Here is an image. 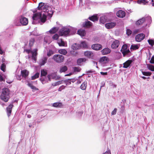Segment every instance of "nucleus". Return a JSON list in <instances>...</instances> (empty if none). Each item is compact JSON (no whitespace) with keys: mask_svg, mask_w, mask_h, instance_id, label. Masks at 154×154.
I'll use <instances>...</instances> for the list:
<instances>
[{"mask_svg":"<svg viewBox=\"0 0 154 154\" xmlns=\"http://www.w3.org/2000/svg\"><path fill=\"white\" fill-rule=\"evenodd\" d=\"M89 19L92 21L95 22L98 20V18L97 17V15H94L91 17H90Z\"/></svg>","mask_w":154,"mask_h":154,"instance_id":"c756f323","label":"nucleus"},{"mask_svg":"<svg viewBox=\"0 0 154 154\" xmlns=\"http://www.w3.org/2000/svg\"><path fill=\"white\" fill-rule=\"evenodd\" d=\"M40 80L42 84H44L47 82V78L45 77H42Z\"/></svg>","mask_w":154,"mask_h":154,"instance_id":"e433bc0d","label":"nucleus"},{"mask_svg":"<svg viewBox=\"0 0 154 154\" xmlns=\"http://www.w3.org/2000/svg\"><path fill=\"white\" fill-rule=\"evenodd\" d=\"M54 53V51L51 50H50L47 53V56L50 57Z\"/></svg>","mask_w":154,"mask_h":154,"instance_id":"864d4df0","label":"nucleus"},{"mask_svg":"<svg viewBox=\"0 0 154 154\" xmlns=\"http://www.w3.org/2000/svg\"><path fill=\"white\" fill-rule=\"evenodd\" d=\"M80 48H88V46L87 42L85 41H82L80 45Z\"/></svg>","mask_w":154,"mask_h":154,"instance_id":"dca6fc26","label":"nucleus"},{"mask_svg":"<svg viewBox=\"0 0 154 154\" xmlns=\"http://www.w3.org/2000/svg\"><path fill=\"white\" fill-rule=\"evenodd\" d=\"M92 25V23L89 21H85L83 24V26L85 27H89Z\"/></svg>","mask_w":154,"mask_h":154,"instance_id":"bb28decb","label":"nucleus"},{"mask_svg":"<svg viewBox=\"0 0 154 154\" xmlns=\"http://www.w3.org/2000/svg\"><path fill=\"white\" fill-rule=\"evenodd\" d=\"M59 35L57 34H55L52 37V39L54 40H57L59 38Z\"/></svg>","mask_w":154,"mask_h":154,"instance_id":"09e8293b","label":"nucleus"},{"mask_svg":"<svg viewBox=\"0 0 154 154\" xmlns=\"http://www.w3.org/2000/svg\"><path fill=\"white\" fill-rule=\"evenodd\" d=\"M14 24L17 26H20L21 23L20 21V20L16 19L14 21Z\"/></svg>","mask_w":154,"mask_h":154,"instance_id":"a19ab883","label":"nucleus"},{"mask_svg":"<svg viewBox=\"0 0 154 154\" xmlns=\"http://www.w3.org/2000/svg\"><path fill=\"white\" fill-rule=\"evenodd\" d=\"M73 69L75 72H79L80 71L81 69L79 67H74Z\"/></svg>","mask_w":154,"mask_h":154,"instance_id":"3c124183","label":"nucleus"},{"mask_svg":"<svg viewBox=\"0 0 154 154\" xmlns=\"http://www.w3.org/2000/svg\"><path fill=\"white\" fill-rule=\"evenodd\" d=\"M150 62L151 63H154V55H153L152 57L151 60L150 61Z\"/></svg>","mask_w":154,"mask_h":154,"instance_id":"bf43d9fd","label":"nucleus"},{"mask_svg":"<svg viewBox=\"0 0 154 154\" xmlns=\"http://www.w3.org/2000/svg\"><path fill=\"white\" fill-rule=\"evenodd\" d=\"M87 83L86 81H84L81 85L80 88L82 90H85L87 87Z\"/></svg>","mask_w":154,"mask_h":154,"instance_id":"2f4dec72","label":"nucleus"},{"mask_svg":"<svg viewBox=\"0 0 154 154\" xmlns=\"http://www.w3.org/2000/svg\"><path fill=\"white\" fill-rule=\"evenodd\" d=\"M47 58L46 57H44L41 59L39 62V64L40 65L42 66L44 65L46 62Z\"/></svg>","mask_w":154,"mask_h":154,"instance_id":"aec40b11","label":"nucleus"},{"mask_svg":"<svg viewBox=\"0 0 154 154\" xmlns=\"http://www.w3.org/2000/svg\"><path fill=\"white\" fill-rule=\"evenodd\" d=\"M143 74L145 76H150L151 75V73L149 72L142 71Z\"/></svg>","mask_w":154,"mask_h":154,"instance_id":"49530a36","label":"nucleus"},{"mask_svg":"<svg viewBox=\"0 0 154 154\" xmlns=\"http://www.w3.org/2000/svg\"><path fill=\"white\" fill-rule=\"evenodd\" d=\"M100 61L103 63H106L108 61V58L106 57H103L100 59Z\"/></svg>","mask_w":154,"mask_h":154,"instance_id":"393cba45","label":"nucleus"},{"mask_svg":"<svg viewBox=\"0 0 154 154\" xmlns=\"http://www.w3.org/2000/svg\"><path fill=\"white\" fill-rule=\"evenodd\" d=\"M35 40L33 38H31L29 41V45L30 46H32L33 45L34 42Z\"/></svg>","mask_w":154,"mask_h":154,"instance_id":"79ce46f5","label":"nucleus"},{"mask_svg":"<svg viewBox=\"0 0 154 154\" xmlns=\"http://www.w3.org/2000/svg\"><path fill=\"white\" fill-rule=\"evenodd\" d=\"M19 20L21 24L23 26L26 25L28 23V19L25 17L21 16L19 18Z\"/></svg>","mask_w":154,"mask_h":154,"instance_id":"6e6552de","label":"nucleus"},{"mask_svg":"<svg viewBox=\"0 0 154 154\" xmlns=\"http://www.w3.org/2000/svg\"><path fill=\"white\" fill-rule=\"evenodd\" d=\"M87 60L85 58H80L77 61V63L79 65H81L83 64L84 62H85Z\"/></svg>","mask_w":154,"mask_h":154,"instance_id":"6ab92c4d","label":"nucleus"},{"mask_svg":"<svg viewBox=\"0 0 154 154\" xmlns=\"http://www.w3.org/2000/svg\"><path fill=\"white\" fill-rule=\"evenodd\" d=\"M148 69L151 71H154V66L151 65H149L148 66Z\"/></svg>","mask_w":154,"mask_h":154,"instance_id":"de8ad7c7","label":"nucleus"},{"mask_svg":"<svg viewBox=\"0 0 154 154\" xmlns=\"http://www.w3.org/2000/svg\"><path fill=\"white\" fill-rule=\"evenodd\" d=\"M139 45H132L131 47V49H133V50L137 49L139 48Z\"/></svg>","mask_w":154,"mask_h":154,"instance_id":"4c0bfd02","label":"nucleus"},{"mask_svg":"<svg viewBox=\"0 0 154 154\" xmlns=\"http://www.w3.org/2000/svg\"><path fill=\"white\" fill-rule=\"evenodd\" d=\"M121 51L123 54L124 56H125L130 52L129 49H128L127 46L126 44L123 45Z\"/></svg>","mask_w":154,"mask_h":154,"instance_id":"423d86ee","label":"nucleus"},{"mask_svg":"<svg viewBox=\"0 0 154 154\" xmlns=\"http://www.w3.org/2000/svg\"><path fill=\"white\" fill-rule=\"evenodd\" d=\"M70 80L71 82H74L75 81V79H70Z\"/></svg>","mask_w":154,"mask_h":154,"instance_id":"774afa93","label":"nucleus"},{"mask_svg":"<svg viewBox=\"0 0 154 154\" xmlns=\"http://www.w3.org/2000/svg\"><path fill=\"white\" fill-rule=\"evenodd\" d=\"M103 154H111L110 151L109 150H108Z\"/></svg>","mask_w":154,"mask_h":154,"instance_id":"680f3d73","label":"nucleus"},{"mask_svg":"<svg viewBox=\"0 0 154 154\" xmlns=\"http://www.w3.org/2000/svg\"><path fill=\"white\" fill-rule=\"evenodd\" d=\"M25 84L32 90V91L38 90V89L33 85L31 82L26 81Z\"/></svg>","mask_w":154,"mask_h":154,"instance_id":"f8f14e48","label":"nucleus"},{"mask_svg":"<svg viewBox=\"0 0 154 154\" xmlns=\"http://www.w3.org/2000/svg\"><path fill=\"white\" fill-rule=\"evenodd\" d=\"M101 51L103 55H106L110 52L111 50L109 48H107L103 49Z\"/></svg>","mask_w":154,"mask_h":154,"instance_id":"a211bd4d","label":"nucleus"},{"mask_svg":"<svg viewBox=\"0 0 154 154\" xmlns=\"http://www.w3.org/2000/svg\"><path fill=\"white\" fill-rule=\"evenodd\" d=\"M37 50L36 49H34L32 51H31L30 50L26 49L24 50V52H26L28 54L31 53L32 55V59L35 61L36 60V55L37 54Z\"/></svg>","mask_w":154,"mask_h":154,"instance_id":"39448f33","label":"nucleus"},{"mask_svg":"<svg viewBox=\"0 0 154 154\" xmlns=\"http://www.w3.org/2000/svg\"><path fill=\"white\" fill-rule=\"evenodd\" d=\"M38 9L42 11L33 14L32 17L33 23H34V21L35 20H38V22L41 21L44 23L46 21L47 16L48 15L51 16L53 13L51 8L45 5V3L42 2L39 4Z\"/></svg>","mask_w":154,"mask_h":154,"instance_id":"f257e3e1","label":"nucleus"},{"mask_svg":"<svg viewBox=\"0 0 154 154\" xmlns=\"http://www.w3.org/2000/svg\"><path fill=\"white\" fill-rule=\"evenodd\" d=\"M57 43L60 46H66V43L62 39L58 40Z\"/></svg>","mask_w":154,"mask_h":154,"instance_id":"4be33fe9","label":"nucleus"},{"mask_svg":"<svg viewBox=\"0 0 154 154\" xmlns=\"http://www.w3.org/2000/svg\"><path fill=\"white\" fill-rule=\"evenodd\" d=\"M92 48L95 50H100L102 48V46L99 44H96L93 45L91 46Z\"/></svg>","mask_w":154,"mask_h":154,"instance_id":"1a4fd4ad","label":"nucleus"},{"mask_svg":"<svg viewBox=\"0 0 154 154\" xmlns=\"http://www.w3.org/2000/svg\"><path fill=\"white\" fill-rule=\"evenodd\" d=\"M145 35L143 33L138 34L135 37L136 41L138 42H140L144 39Z\"/></svg>","mask_w":154,"mask_h":154,"instance_id":"0eeeda50","label":"nucleus"},{"mask_svg":"<svg viewBox=\"0 0 154 154\" xmlns=\"http://www.w3.org/2000/svg\"><path fill=\"white\" fill-rule=\"evenodd\" d=\"M119 45V42L118 40H115L112 43L111 47L112 48L115 49L117 48Z\"/></svg>","mask_w":154,"mask_h":154,"instance_id":"9d476101","label":"nucleus"},{"mask_svg":"<svg viewBox=\"0 0 154 154\" xmlns=\"http://www.w3.org/2000/svg\"><path fill=\"white\" fill-rule=\"evenodd\" d=\"M64 82L66 83V85H70L71 84L70 79L65 80L63 81Z\"/></svg>","mask_w":154,"mask_h":154,"instance_id":"603ef678","label":"nucleus"},{"mask_svg":"<svg viewBox=\"0 0 154 154\" xmlns=\"http://www.w3.org/2000/svg\"><path fill=\"white\" fill-rule=\"evenodd\" d=\"M78 34L81 36H84L85 34V32L84 30L80 29L78 30Z\"/></svg>","mask_w":154,"mask_h":154,"instance_id":"c85d7f7f","label":"nucleus"},{"mask_svg":"<svg viewBox=\"0 0 154 154\" xmlns=\"http://www.w3.org/2000/svg\"><path fill=\"white\" fill-rule=\"evenodd\" d=\"M13 106L12 105L10 104L7 108V112L8 116L10 115L11 112V109Z\"/></svg>","mask_w":154,"mask_h":154,"instance_id":"5701e85b","label":"nucleus"},{"mask_svg":"<svg viewBox=\"0 0 154 154\" xmlns=\"http://www.w3.org/2000/svg\"><path fill=\"white\" fill-rule=\"evenodd\" d=\"M132 62L131 60H128L123 64V67L125 68H127L130 65Z\"/></svg>","mask_w":154,"mask_h":154,"instance_id":"b1692460","label":"nucleus"},{"mask_svg":"<svg viewBox=\"0 0 154 154\" xmlns=\"http://www.w3.org/2000/svg\"><path fill=\"white\" fill-rule=\"evenodd\" d=\"M63 81H58L56 82L55 83H53L52 84V85L54 86H56L62 83V82Z\"/></svg>","mask_w":154,"mask_h":154,"instance_id":"a18cd8bd","label":"nucleus"},{"mask_svg":"<svg viewBox=\"0 0 154 154\" xmlns=\"http://www.w3.org/2000/svg\"><path fill=\"white\" fill-rule=\"evenodd\" d=\"M41 75L42 76H45L47 74V72L46 70L44 69H42L41 70Z\"/></svg>","mask_w":154,"mask_h":154,"instance_id":"37998d69","label":"nucleus"},{"mask_svg":"<svg viewBox=\"0 0 154 154\" xmlns=\"http://www.w3.org/2000/svg\"><path fill=\"white\" fill-rule=\"evenodd\" d=\"M116 25V23L115 22H111L110 23H106L105 24L106 27L108 29H109L113 28Z\"/></svg>","mask_w":154,"mask_h":154,"instance_id":"ddd939ff","label":"nucleus"},{"mask_svg":"<svg viewBox=\"0 0 154 154\" xmlns=\"http://www.w3.org/2000/svg\"><path fill=\"white\" fill-rule=\"evenodd\" d=\"M106 21V18L105 16L101 17L100 20V23L104 24Z\"/></svg>","mask_w":154,"mask_h":154,"instance_id":"473e14b6","label":"nucleus"},{"mask_svg":"<svg viewBox=\"0 0 154 154\" xmlns=\"http://www.w3.org/2000/svg\"><path fill=\"white\" fill-rule=\"evenodd\" d=\"M71 47L73 50H77L80 48V46L79 44L75 43L73 44Z\"/></svg>","mask_w":154,"mask_h":154,"instance_id":"a878e982","label":"nucleus"},{"mask_svg":"<svg viewBox=\"0 0 154 154\" xmlns=\"http://www.w3.org/2000/svg\"><path fill=\"white\" fill-rule=\"evenodd\" d=\"M29 74V72L26 69H24L21 71V75L23 77L26 79Z\"/></svg>","mask_w":154,"mask_h":154,"instance_id":"2eb2a0df","label":"nucleus"},{"mask_svg":"<svg viewBox=\"0 0 154 154\" xmlns=\"http://www.w3.org/2000/svg\"><path fill=\"white\" fill-rule=\"evenodd\" d=\"M57 75L55 73H53L51 74L50 75H48V77L49 81L51 80V79L52 78L53 79H55V77H56V76Z\"/></svg>","mask_w":154,"mask_h":154,"instance_id":"72a5a7b5","label":"nucleus"},{"mask_svg":"<svg viewBox=\"0 0 154 154\" xmlns=\"http://www.w3.org/2000/svg\"><path fill=\"white\" fill-rule=\"evenodd\" d=\"M143 17L145 18V21H146L147 22V24H150L152 22V18L151 17L148 15H145Z\"/></svg>","mask_w":154,"mask_h":154,"instance_id":"f3484780","label":"nucleus"},{"mask_svg":"<svg viewBox=\"0 0 154 154\" xmlns=\"http://www.w3.org/2000/svg\"><path fill=\"white\" fill-rule=\"evenodd\" d=\"M117 16L120 18H123L125 15V12L122 10H119L117 11L116 13Z\"/></svg>","mask_w":154,"mask_h":154,"instance_id":"4468645a","label":"nucleus"},{"mask_svg":"<svg viewBox=\"0 0 154 154\" xmlns=\"http://www.w3.org/2000/svg\"><path fill=\"white\" fill-rule=\"evenodd\" d=\"M84 54L85 57L90 58H92L94 56L92 52L88 51H85L84 53Z\"/></svg>","mask_w":154,"mask_h":154,"instance_id":"9b49d317","label":"nucleus"},{"mask_svg":"<svg viewBox=\"0 0 154 154\" xmlns=\"http://www.w3.org/2000/svg\"><path fill=\"white\" fill-rule=\"evenodd\" d=\"M10 94L9 90L7 88H5L2 89L0 98L1 100L6 102L8 101Z\"/></svg>","mask_w":154,"mask_h":154,"instance_id":"7ed1b4c3","label":"nucleus"},{"mask_svg":"<svg viewBox=\"0 0 154 154\" xmlns=\"http://www.w3.org/2000/svg\"><path fill=\"white\" fill-rule=\"evenodd\" d=\"M137 2L140 4L146 5L148 3V2L145 0H138L137 1Z\"/></svg>","mask_w":154,"mask_h":154,"instance_id":"7c9ffc66","label":"nucleus"},{"mask_svg":"<svg viewBox=\"0 0 154 154\" xmlns=\"http://www.w3.org/2000/svg\"><path fill=\"white\" fill-rule=\"evenodd\" d=\"M59 53L63 55H65L67 53V51L65 49H60L58 51Z\"/></svg>","mask_w":154,"mask_h":154,"instance_id":"58836bf2","label":"nucleus"},{"mask_svg":"<svg viewBox=\"0 0 154 154\" xmlns=\"http://www.w3.org/2000/svg\"><path fill=\"white\" fill-rule=\"evenodd\" d=\"M132 32L130 29H127L126 30V33L128 35H131L132 33Z\"/></svg>","mask_w":154,"mask_h":154,"instance_id":"6e6d98bb","label":"nucleus"},{"mask_svg":"<svg viewBox=\"0 0 154 154\" xmlns=\"http://www.w3.org/2000/svg\"><path fill=\"white\" fill-rule=\"evenodd\" d=\"M4 80V79L2 77V75L0 74V82L3 81Z\"/></svg>","mask_w":154,"mask_h":154,"instance_id":"e2e57ef3","label":"nucleus"},{"mask_svg":"<svg viewBox=\"0 0 154 154\" xmlns=\"http://www.w3.org/2000/svg\"><path fill=\"white\" fill-rule=\"evenodd\" d=\"M21 76L20 75H18L17 76V78L18 80H20L21 79Z\"/></svg>","mask_w":154,"mask_h":154,"instance_id":"69168bd1","label":"nucleus"},{"mask_svg":"<svg viewBox=\"0 0 154 154\" xmlns=\"http://www.w3.org/2000/svg\"><path fill=\"white\" fill-rule=\"evenodd\" d=\"M39 75V73L37 72L32 77V79L34 80L35 79L37 78L38 77Z\"/></svg>","mask_w":154,"mask_h":154,"instance_id":"c03bdc74","label":"nucleus"},{"mask_svg":"<svg viewBox=\"0 0 154 154\" xmlns=\"http://www.w3.org/2000/svg\"><path fill=\"white\" fill-rule=\"evenodd\" d=\"M117 109L116 108H115L113 110L111 114L112 115H115L116 114Z\"/></svg>","mask_w":154,"mask_h":154,"instance_id":"13d9d810","label":"nucleus"},{"mask_svg":"<svg viewBox=\"0 0 154 154\" xmlns=\"http://www.w3.org/2000/svg\"><path fill=\"white\" fill-rule=\"evenodd\" d=\"M149 44L151 46H152L154 45V41L152 39H149L148 40Z\"/></svg>","mask_w":154,"mask_h":154,"instance_id":"8fccbe9b","label":"nucleus"},{"mask_svg":"<svg viewBox=\"0 0 154 154\" xmlns=\"http://www.w3.org/2000/svg\"><path fill=\"white\" fill-rule=\"evenodd\" d=\"M73 29H74L69 26H64L60 29L59 34L60 36H67L69 35L71 30Z\"/></svg>","mask_w":154,"mask_h":154,"instance_id":"f03ea898","label":"nucleus"},{"mask_svg":"<svg viewBox=\"0 0 154 154\" xmlns=\"http://www.w3.org/2000/svg\"><path fill=\"white\" fill-rule=\"evenodd\" d=\"M67 70V67L66 66H63L60 67V72L62 73L64 72Z\"/></svg>","mask_w":154,"mask_h":154,"instance_id":"c9c22d12","label":"nucleus"},{"mask_svg":"<svg viewBox=\"0 0 154 154\" xmlns=\"http://www.w3.org/2000/svg\"><path fill=\"white\" fill-rule=\"evenodd\" d=\"M52 106L55 107H60L62 106V104L60 102L55 103L53 104Z\"/></svg>","mask_w":154,"mask_h":154,"instance_id":"f704fd0d","label":"nucleus"},{"mask_svg":"<svg viewBox=\"0 0 154 154\" xmlns=\"http://www.w3.org/2000/svg\"><path fill=\"white\" fill-rule=\"evenodd\" d=\"M145 22V18L142 17V18L138 20L136 23L137 25H141Z\"/></svg>","mask_w":154,"mask_h":154,"instance_id":"cd10ccee","label":"nucleus"},{"mask_svg":"<svg viewBox=\"0 0 154 154\" xmlns=\"http://www.w3.org/2000/svg\"><path fill=\"white\" fill-rule=\"evenodd\" d=\"M59 29V28L57 27H54L51 29L49 31L50 34H53L55 33Z\"/></svg>","mask_w":154,"mask_h":154,"instance_id":"412c9836","label":"nucleus"},{"mask_svg":"<svg viewBox=\"0 0 154 154\" xmlns=\"http://www.w3.org/2000/svg\"><path fill=\"white\" fill-rule=\"evenodd\" d=\"M72 74V73H70L68 74H67L65 75V76H69L71 75Z\"/></svg>","mask_w":154,"mask_h":154,"instance_id":"338daca9","label":"nucleus"},{"mask_svg":"<svg viewBox=\"0 0 154 154\" xmlns=\"http://www.w3.org/2000/svg\"><path fill=\"white\" fill-rule=\"evenodd\" d=\"M100 73L101 75H107V72H101Z\"/></svg>","mask_w":154,"mask_h":154,"instance_id":"0e129e2a","label":"nucleus"},{"mask_svg":"<svg viewBox=\"0 0 154 154\" xmlns=\"http://www.w3.org/2000/svg\"><path fill=\"white\" fill-rule=\"evenodd\" d=\"M60 76L59 75H57L56 76V77L55 78V80H60Z\"/></svg>","mask_w":154,"mask_h":154,"instance_id":"052dcab7","label":"nucleus"},{"mask_svg":"<svg viewBox=\"0 0 154 154\" xmlns=\"http://www.w3.org/2000/svg\"><path fill=\"white\" fill-rule=\"evenodd\" d=\"M66 86L64 85H62L58 89L59 91H61L63 89L65 88Z\"/></svg>","mask_w":154,"mask_h":154,"instance_id":"4d7b16f0","label":"nucleus"},{"mask_svg":"<svg viewBox=\"0 0 154 154\" xmlns=\"http://www.w3.org/2000/svg\"><path fill=\"white\" fill-rule=\"evenodd\" d=\"M53 59L56 62L60 63L63 61L64 58L63 55L57 54L54 55Z\"/></svg>","mask_w":154,"mask_h":154,"instance_id":"20e7f679","label":"nucleus"},{"mask_svg":"<svg viewBox=\"0 0 154 154\" xmlns=\"http://www.w3.org/2000/svg\"><path fill=\"white\" fill-rule=\"evenodd\" d=\"M51 37L49 36H46L44 38V41L46 43L49 44L51 42L50 40Z\"/></svg>","mask_w":154,"mask_h":154,"instance_id":"ea45409f","label":"nucleus"},{"mask_svg":"<svg viewBox=\"0 0 154 154\" xmlns=\"http://www.w3.org/2000/svg\"><path fill=\"white\" fill-rule=\"evenodd\" d=\"M5 65L4 63H2L1 66V69L3 72H5Z\"/></svg>","mask_w":154,"mask_h":154,"instance_id":"5fc2aeb1","label":"nucleus"}]
</instances>
